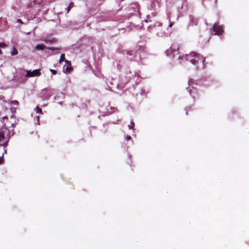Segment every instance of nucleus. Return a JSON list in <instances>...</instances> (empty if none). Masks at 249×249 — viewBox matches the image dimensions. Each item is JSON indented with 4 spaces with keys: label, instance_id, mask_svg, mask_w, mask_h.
<instances>
[{
    "label": "nucleus",
    "instance_id": "f257e3e1",
    "mask_svg": "<svg viewBox=\"0 0 249 249\" xmlns=\"http://www.w3.org/2000/svg\"><path fill=\"white\" fill-rule=\"evenodd\" d=\"M186 60L190 61L193 65H196L198 64L199 61L201 62L204 66L205 58L202 56H200L196 53L192 52L189 54L186 55Z\"/></svg>",
    "mask_w": 249,
    "mask_h": 249
},
{
    "label": "nucleus",
    "instance_id": "f03ea898",
    "mask_svg": "<svg viewBox=\"0 0 249 249\" xmlns=\"http://www.w3.org/2000/svg\"><path fill=\"white\" fill-rule=\"evenodd\" d=\"M166 53L168 56L172 55L173 57H175L179 54L178 48L177 46H172L167 50Z\"/></svg>",
    "mask_w": 249,
    "mask_h": 249
},
{
    "label": "nucleus",
    "instance_id": "7ed1b4c3",
    "mask_svg": "<svg viewBox=\"0 0 249 249\" xmlns=\"http://www.w3.org/2000/svg\"><path fill=\"white\" fill-rule=\"evenodd\" d=\"M41 74V72L39 69L35 70L33 71H26V77L38 76Z\"/></svg>",
    "mask_w": 249,
    "mask_h": 249
},
{
    "label": "nucleus",
    "instance_id": "20e7f679",
    "mask_svg": "<svg viewBox=\"0 0 249 249\" xmlns=\"http://www.w3.org/2000/svg\"><path fill=\"white\" fill-rule=\"evenodd\" d=\"M213 31L215 32L214 35H220L223 33V27L217 24H214L213 26Z\"/></svg>",
    "mask_w": 249,
    "mask_h": 249
},
{
    "label": "nucleus",
    "instance_id": "39448f33",
    "mask_svg": "<svg viewBox=\"0 0 249 249\" xmlns=\"http://www.w3.org/2000/svg\"><path fill=\"white\" fill-rule=\"evenodd\" d=\"M4 132L3 130L0 131V145L4 146L7 142V140H4Z\"/></svg>",
    "mask_w": 249,
    "mask_h": 249
},
{
    "label": "nucleus",
    "instance_id": "423d86ee",
    "mask_svg": "<svg viewBox=\"0 0 249 249\" xmlns=\"http://www.w3.org/2000/svg\"><path fill=\"white\" fill-rule=\"evenodd\" d=\"M46 48V46L43 44H38L36 47V50L39 51V50H42Z\"/></svg>",
    "mask_w": 249,
    "mask_h": 249
},
{
    "label": "nucleus",
    "instance_id": "0eeeda50",
    "mask_svg": "<svg viewBox=\"0 0 249 249\" xmlns=\"http://www.w3.org/2000/svg\"><path fill=\"white\" fill-rule=\"evenodd\" d=\"M63 61H65L66 63H69V61L65 59V54H61L59 60V63H61Z\"/></svg>",
    "mask_w": 249,
    "mask_h": 249
},
{
    "label": "nucleus",
    "instance_id": "6e6552de",
    "mask_svg": "<svg viewBox=\"0 0 249 249\" xmlns=\"http://www.w3.org/2000/svg\"><path fill=\"white\" fill-rule=\"evenodd\" d=\"M197 19L194 18L191 19V23L192 25H196L197 24Z\"/></svg>",
    "mask_w": 249,
    "mask_h": 249
},
{
    "label": "nucleus",
    "instance_id": "1a4fd4ad",
    "mask_svg": "<svg viewBox=\"0 0 249 249\" xmlns=\"http://www.w3.org/2000/svg\"><path fill=\"white\" fill-rule=\"evenodd\" d=\"M10 104L11 105H14V106H18V104H19V103L18 101L17 100H14V101H10Z\"/></svg>",
    "mask_w": 249,
    "mask_h": 249
},
{
    "label": "nucleus",
    "instance_id": "9d476101",
    "mask_svg": "<svg viewBox=\"0 0 249 249\" xmlns=\"http://www.w3.org/2000/svg\"><path fill=\"white\" fill-rule=\"evenodd\" d=\"M18 54V51L15 48H13L12 51L11 52L12 55H16Z\"/></svg>",
    "mask_w": 249,
    "mask_h": 249
},
{
    "label": "nucleus",
    "instance_id": "9b49d317",
    "mask_svg": "<svg viewBox=\"0 0 249 249\" xmlns=\"http://www.w3.org/2000/svg\"><path fill=\"white\" fill-rule=\"evenodd\" d=\"M73 6V3H70L68 7L67 8V13H68L70 9Z\"/></svg>",
    "mask_w": 249,
    "mask_h": 249
},
{
    "label": "nucleus",
    "instance_id": "f8f14e48",
    "mask_svg": "<svg viewBox=\"0 0 249 249\" xmlns=\"http://www.w3.org/2000/svg\"><path fill=\"white\" fill-rule=\"evenodd\" d=\"M36 113H39V114L42 113L41 109L40 108H39L38 107H36Z\"/></svg>",
    "mask_w": 249,
    "mask_h": 249
},
{
    "label": "nucleus",
    "instance_id": "ddd939ff",
    "mask_svg": "<svg viewBox=\"0 0 249 249\" xmlns=\"http://www.w3.org/2000/svg\"><path fill=\"white\" fill-rule=\"evenodd\" d=\"M134 126V123L133 121H131L130 124L128 125L129 129H132Z\"/></svg>",
    "mask_w": 249,
    "mask_h": 249
},
{
    "label": "nucleus",
    "instance_id": "4468645a",
    "mask_svg": "<svg viewBox=\"0 0 249 249\" xmlns=\"http://www.w3.org/2000/svg\"><path fill=\"white\" fill-rule=\"evenodd\" d=\"M71 71V68H69V67H67L65 69V71L66 72H70Z\"/></svg>",
    "mask_w": 249,
    "mask_h": 249
},
{
    "label": "nucleus",
    "instance_id": "2eb2a0df",
    "mask_svg": "<svg viewBox=\"0 0 249 249\" xmlns=\"http://www.w3.org/2000/svg\"><path fill=\"white\" fill-rule=\"evenodd\" d=\"M50 71L52 72V73L53 75H54V74H55L56 73V71L55 70L51 69Z\"/></svg>",
    "mask_w": 249,
    "mask_h": 249
},
{
    "label": "nucleus",
    "instance_id": "dca6fc26",
    "mask_svg": "<svg viewBox=\"0 0 249 249\" xmlns=\"http://www.w3.org/2000/svg\"><path fill=\"white\" fill-rule=\"evenodd\" d=\"M193 79H190V80H189V81H188V85H189V86H191V84L193 83Z\"/></svg>",
    "mask_w": 249,
    "mask_h": 249
},
{
    "label": "nucleus",
    "instance_id": "f3484780",
    "mask_svg": "<svg viewBox=\"0 0 249 249\" xmlns=\"http://www.w3.org/2000/svg\"><path fill=\"white\" fill-rule=\"evenodd\" d=\"M6 45L4 43H0V47H5Z\"/></svg>",
    "mask_w": 249,
    "mask_h": 249
},
{
    "label": "nucleus",
    "instance_id": "a211bd4d",
    "mask_svg": "<svg viewBox=\"0 0 249 249\" xmlns=\"http://www.w3.org/2000/svg\"><path fill=\"white\" fill-rule=\"evenodd\" d=\"M36 120H37V124H39V116L36 117Z\"/></svg>",
    "mask_w": 249,
    "mask_h": 249
},
{
    "label": "nucleus",
    "instance_id": "6ab92c4d",
    "mask_svg": "<svg viewBox=\"0 0 249 249\" xmlns=\"http://www.w3.org/2000/svg\"><path fill=\"white\" fill-rule=\"evenodd\" d=\"M49 49L51 50H52V51H54V50H58L57 48H51Z\"/></svg>",
    "mask_w": 249,
    "mask_h": 249
},
{
    "label": "nucleus",
    "instance_id": "aec40b11",
    "mask_svg": "<svg viewBox=\"0 0 249 249\" xmlns=\"http://www.w3.org/2000/svg\"><path fill=\"white\" fill-rule=\"evenodd\" d=\"M3 162V159L2 158H0V164H2Z\"/></svg>",
    "mask_w": 249,
    "mask_h": 249
},
{
    "label": "nucleus",
    "instance_id": "412c9836",
    "mask_svg": "<svg viewBox=\"0 0 249 249\" xmlns=\"http://www.w3.org/2000/svg\"><path fill=\"white\" fill-rule=\"evenodd\" d=\"M17 21H18V22H19V23H22V21L21 19H18Z\"/></svg>",
    "mask_w": 249,
    "mask_h": 249
},
{
    "label": "nucleus",
    "instance_id": "4be33fe9",
    "mask_svg": "<svg viewBox=\"0 0 249 249\" xmlns=\"http://www.w3.org/2000/svg\"><path fill=\"white\" fill-rule=\"evenodd\" d=\"M183 58V56H178V59H182Z\"/></svg>",
    "mask_w": 249,
    "mask_h": 249
},
{
    "label": "nucleus",
    "instance_id": "5701e85b",
    "mask_svg": "<svg viewBox=\"0 0 249 249\" xmlns=\"http://www.w3.org/2000/svg\"><path fill=\"white\" fill-rule=\"evenodd\" d=\"M173 26V23H170V25H169V27H172Z\"/></svg>",
    "mask_w": 249,
    "mask_h": 249
},
{
    "label": "nucleus",
    "instance_id": "b1692460",
    "mask_svg": "<svg viewBox=\"0 0 249 249\" xmlns=\"http://www.w3.org/2000/svg\"><path fill=\"white\" fill-rule=\"evenodd\" d=\"M130 139V136L127 137V138H126V140H129Z\"/></svg>",
    "mask_w": 249,
    "mask_h": 249
},
{
    "label": "nucleus",
    "instance_id": "393cba45",
    "mask_svg": "<svg viewBox=\"0 0 249 249\" xmlns=\"http://www.w3.org/2000/svg\"><path fill=\"white\" fill-rule=\"evenodd\" d=\"M191 91H192V89H190V90H189V92H190V93H191Z\"/></svg>",
    "mask_w": 249,
    "mask_h": 249
},
{
    "label": "nucleus",
    "instance_id": "a878e982",
    "mask_svg": "<svg viewBox=\"0 0 249 249\" xmlns=\"http://www.w3.org/2000/svg\"><path fill=\"white\" fill-rule=\"evenodd\" d=\"M4 118L7 119V118L6 117H4L3 118V119H4Z\"/></svg>",
    "mask_w": 249,
    "mask_h": 249
},
{
    "label": "nucleus",
    "instance_id": "bb28decb",
    "mask_svg": "<svg viewBox=\"0 0 249 249\" xmlns=\"http://www.w3.org/2000/svg\"><path fill=\"white\" fill-rule=\"evenodd\" d=\"M1 53V51L0 50V54Z\"/></svg>",
    "mask_w": 249,
    "mask_h": 249
}]
</instances>
